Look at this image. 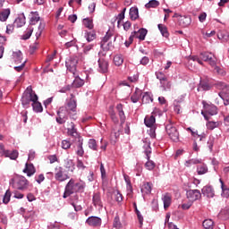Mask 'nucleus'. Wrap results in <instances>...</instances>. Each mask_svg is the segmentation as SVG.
<instances>
[{"label": "nucleus", "mask_w": 229, "mask_h": 229, "mask_svg": "<svg viewBox=\"0 0 229 229\" xmlns=\"http://www.w3.org/2000/svg\"><path fill=\"white\" fill-rule=\"evenodd\" d=\"M13 24L16 28H22V26L26 24V16L24 13L19 14V16L14 20Z\"/></svg>", "instance_id": "nucleus-22"}, {"label": "nucleus", "mask_w": 229, "mask_h": 229, "mask_svg": "<svg viewBox=\"0 0 229 229\" xmlns=\"http://www.w3.org/2000/svg\"><path fill=\"white\" fill-rule=\"evenodd\" d=\"M85 182L80 181L79 182H75L74 179H72L66 184V194L83 192L85 191Z\"/></svg>", "instance_id": "nucleus-2"}, {"label": "nucleus", "mask_w": 229, "mask_h": 229, "mask_svg": "<svg viewBox=\"0 0 229 229\" xmlns=\"http://www.w3.org/2000/svg\"><path fill=\"white\" fill-rule=\"evenodd\" d=\"M160 87L165 92L167 90H171V81H169V80L167 79H165V81H162L160 82Z\"/></svg>", "instance_id": "nucleus-37"}, {"label": "nucleus", "mask_w": 229, "mask_h": 229, "mask_svg": "<svg viewBox=\"0 0 229 229\" xmlns=\"http://www.w3.org/2000/svg\"><path fill=\"white\" fill-rule=\"evenodd\" d=\"M211 67L214 68L215 72H216V74H218L219 76H226V72L221 67L217 66V64H215V66Z\"/></svg>", "instance_id": "nucleus-49"}, {"label": "nucleus", "mask_w": 229, "mask_h": 229, "mask_svg": "<svg viewBox=\"0 0 229 229\" xmlns=\"http://www.w3.org/2000/svg\"><path fill=\"white\" fill-rule=\"evenodd\" d=\"M66 69L69 72H72L73 76H76V66L78 65V57L72 55L70 56L65 62Z\"/></svg>", "instance_id": "nucleus-7"}, {"label": "nucleus", "mask_w": 229, "mask_h": 229, "mask_svg": "<svg viewBox=\"0 0 229 229\" xmlns=\"http://www.w3.org/2000/svg\"><path fill=\"white\" fill-rule=\"evenodd\" d=\"M62 148L63 149H69L71 148V141L68 140H64L62 141Z\"/></svg>", "instance_id": "nucleus-60"}, {"label": "nucleus", "mask_w": 229, "mask_h": 229, "mask_svg": "<svg viewBox=\"0 0 229 229\" xmlns=\"http://www.w3.org/2000/svg\"><path fill=\"white\" fill-rule=\"evenodd\" d=\"M153 184H151V182H144L141 186L142 196H148V194H151Z\"/></svg>", "instance_id": "nucleus-23"}, {"label": "nucleus", "mask_w": 229, "mask_h": 229, "mask_svg": "<svg viewBox=\"0 0 229 229\" xmlns=\"http://www.w3.org/2000/svg\"><path fill=\"white\" fill-rule=\"evenodd\" d=\"M82 22H83V26H85V28H88V30H92L94 28V22L90 18L83 19Z\"/></svg>", "instance_id": "nucleus-41"}, {"label": "nucleus", "mask_w": 229, "mask_h": 229, "mask_svg": "<svg viewBox=\"0 0 229 229\" xmlns=\"http://www.w3.org/2000/svg\"><path fill=\"white\" fill-rule=\"evenodd\" d=\"M98 72H101V74H105V72H108V61L105 59H98Z\"/></svg>", "instance_id": "nucleus-18"}, {"label": "nucleus", "mask_w": 229, "mask_h": 229, "mask_svg": "<svg viewBox=\"0 0 229 229\" xmlns=\"http://www.w3.org/2000/svg\"><path fill=\"white\" fill-rule=\"evenodd\" d=\"M72 114L70 112L65 106H61L57 111V117L55 118V121L58 124H65L67 123V119H69V116Z\"/></svg>", "instance_id": "nucleus-5"}, {"label": "nucleus", "mask_w": 229, "mask_h": 229, "mask_svg": "<svg viewBox=\"0 0 229 229\" xmlns=\"http://www.w3.org/2000/svg\"><path fill=\"white\" fill-rule=\"evenodd\" d=\"M201 192L203 196H206L207 198H214L216 196V191L212 186H204L201 190Z\"/></svg>", "instance_id": "nucleus-21"}, {"label": "nucleus", "mask_w": 229, "mask_h": 229, "mask_svg": "<svg viewBox=\"0 0 229 229\" xmlns=\"http://www.w3.org/2000/svg\"><path fill=\"white\" fill-rule=\"evenodd\" d=\"M33 35V27H29L21 36L22 40H28Z\"/></svg>", "instance_id": "nucleus-40"}, {"label": "nucleus", "mask_w": 229, "mask_h": 229, "mask_svg": "<svg viewBox=\"0 0 229 229\" xmlns=\"http://www.w3.org/2000/svg\"><path fill=\"white\" fill-rule=\"evenodd\" d=\"M119 137H121V130L113 129L111 132V138L113 140L114 139V140L116 141Z\"/></svg>", "instance_id": "nucleus-52"}, {"label": "nucleus", "mask_w": 229, "mask_h": 229, "mask_svg": "<svg viewBox=\"0 0 229 229\" xmlns=\"http://www.w3.org/2000/svg\"><path fill=\"white\" fill-rule=\"evenodd\" d=\"M155 116L151 115L149 117L146 116L144 119V123L148 128H155V123H156Z\"/></svg>", "instance_id": "nucleus-29"}, {"label": "nucleus", "mask_w": 229, "mask_h": 229, "mask_svg": "<svg viewBox=\"0 0 229 229\" xmlns=\"http://www.w3.org/2000/svg\"><path fill=\"white\" fill-rule=\"evenodd\" d=\"M208 130H214L219 126V123L217 122H208L206 124Z\"/></svg>", "instance_id": "nucleus-58"}, {"label": "nucleus", "mask_w": 229, "mask_h": 229, "mask_svg": "<svg viewBox=\"0 0 229 229\" xmlns=\"http://www.w3.org/2000/svg\"><path fill=\"white\" fill-rule=\"evenodd\" d=\"M114 228H123V224H121V220L119 219V216H116L113 222Z\"/></svg>", "instance_id": "nucleus-57"}, {"label": "nucleus", "mask_w": 229, "mask_h": 229, "mask_svg": "<svg viewBox=\"0 0 229 229\" xmlns=\"http://www.w3.org/2000/svg\"><path fill=\"white\" fill-rule=\"evenodd\" d=\"M13 59L14 64H16V65H19V64H22V52L21 51L13 52Z\"/></svg>", "instance_id": "nucleus-32"}, {"label": "nucleus", "mask_w": 229, "mask_h": 229, "mask_svg": "<svg viewBox=\"0 0 229 229\" xmlns=\"http://www.w3.org/2000/svg\"><path fill=\"white\" fill-rule=\"evenodd\" d=\"M55 178L56 182H65L66 180H69L71 178L69 174L64 173V167L62 166H56L55 168Z\"/></svg>", "instance_id": "nucleus-12"}, {"label": "nucleus", "mask_w": 229, "mask_h": 229, "mask_svg": "<svg viewBox=\"0 0 229 229\" xmlns=\"http://www.w3.org/2000/svg\"><path fill=\"white\" fill-rule=\"evenodd\" d=\"M114 34L112 32L107 31L106 36L103 38L102 41L100 42V47L103 49V51H110L112 47H114V45L112 42H108Z\"/></svg>", "instance_id": "nucleus-9"}, {"label": "nucleus", "mask_w": 229, "mask_h": 229, "mask_svg": "<svg viewBox=\"0 0 229 229\" xmlns=\"http://www.w3.org/2000/svg\"><path fill=\"white\" fill-rule=\"evenodd\" d=\"M202 226L205 229H214V221L212 219H206L203 221Z\"/></svg>", "instance_id": "nucleus-44"}, {"label": "nucleus", "mask_w": 229, "mask_h": 229, "mask_svg": "<svg viewBox=\"0 0 229 229\" xmlns=\"http://www.w3.org/2000/svg\"><path fill=\"white\" fill-rule=\"evenodd\" d=\"M197 173L198 174H207V173H208V167L207 166V165L202 164L197 166Z\"/></svg>", "instance_id": "nucleus-39"}, {"label": "nucleus", "mask_w": 229, "mask_h": 229, "mask_svg": "<svg viewBox=\"0 0 229 229\" xmlns=\"http://www.w3.org/2000/svg\"><path fill=\"white\" fill-rule=\"evenodd\" d=\"M109 114L113 123H114V124H117V123H119V118H117V114H115V111H114V109H110Z\"/></svg>", "instance_id": "nucleus-55"}, {"label": "nucleus", "mask_w": 229, "mask_h": 229, "mask_svg": "<svg viewBox=\"0 0 229 229\" xmlns=\"http://www.w3.org/2000/svg\"><path fill=\"white\" fill-rule=\"evenodd\" d=\"M210 89V86L207 82L200 81L197 90L200 92V90H208Z\"/></svg>", "instance_id": "nucleus-54"}, {"label": "nucleus", "mask_w": 229, "mask_h": 229, "mask_svg": "<svg viewBox=\"0 0 229 229\" xmlns=\"http://www.w3.org/2000/svg\"><path fill=\"white\" fill-rule=\"evenodd\" d=\"M10 185H12L13 189H18V191H26L30 185V182L26 177L16 175L11 179Z\"/></svg>", "instance_id": "nucleus-3"}, {"label": "nucleus", "mask_w": 229, "mask_h": 229, "mask_svg": "<svg viewBox=\"0 0 229 229\" xmlns=\"http://www.w3.org/2000/svg\"><path fill=\"white\" fill-rule=\"evenodd\" d=\"M89 148L92 149L93 151H98V143L96 142V140L90 139L88 142Z\"/></svg>", "instance_id": "nucleus-50"}, {"label": "nucleus", "mask_w": 229, "mask_h": 229, "mask_svg": "<svg viewBox=\"0 0 229 229\" xmlns=\"http://www.w3.org/2000/svg\"><path fill=\"white\" fill-rule=\"evenodd\" d=\"M219 182L221 183L222 196L224 198H228L229 197V188L225 186V182H223V179H219Z\"/></svg>", "instance_id": "nucleus-36"}, {"label": "nucleus", "mask_w": 229, "mask_h": 229, "mask_svg": "<svg viewBox=\"0 0 229 229\" xmlns=\"http://www.w3.org/2000/svg\"><path fill=\"white\" fill-rule=\"evenodd\" d=\"M84 37L87 40V42H92V40H95L96 38V32L94 31H86L84 34Z\"/></svg>", "instance_id": "nucleus-42"}, {"label": "nucleus", "mask_w": 229, "mask_h": 229, "mask_svg": "<svg viewBox=\"0 0 229 229\" xmlns=\"http://www.w3.org/2000/svg\"><path fill=\"white\" fill-rule=\"evenodd\" d=\"M156 164L153 162V160L148 159V161L145 164V167L146 169H148V171H153L156 167Z\"/></svg>", "instance_id": "nucleus-51"}, {"label": "nucleus", "mask_w": 229, "mask_h": 229, "mask_svg": "<svg viewBox=\"0 0 229 229\" xmlns=\"http://www.w3.org/2000/svg\"><path fill=\"white\" fill-rule=\"evenodd\" d=\"M219 98H221L222 101H224V105L225 106H227V105H229V95L219 96Z\"/></svg>", "instance_id": "nucleus-64"}, {"label": "nucleus", "mask_w": 229, "mask_h": 229, "mask_svg": "<svg viewBox=\"0 0 229 229\" xmlns=\"http://www.w3.org/2000/svg\"><path fill=\"white\" fill-rule=\"evenodd\" d=\"M192 201L189 200L187 203H184L181 206V208H182V210H189V208H191V207H192Z\"/></svg>", "instance_id": "nucleus-63"}, {"label": "nucleus", "mask_w": 229, "mask_h": 229, "mask_svg": "<svg viewBox=\"0 0 229 229\" xmlns=\"http://www.w3.org/2000/svg\"><path fill=\"white\" fill-rule=\"evenodd\" d=\"M217 38L222 42H228L229 33L226 30H219L217 33Z\"/></svg>", "instance_id": "nucleus-30"}, {"label": "nucleus", "mask_w": 229, "mask_h": 229, "mask_svg": "<svg viewBox=\"0 0 229 229\" xmlns=\"http://www.w3.org/2000/svg\"><path fill=\"white\" fill-rule=\"evenodd\" d=\"M72 114L70 112L65 106H61L57 111V117L55 118V121L58 124H65L67 123V119H69V116Z\"/></svg>", "instance_id": "nucleus-4"}, {"label": "nucleus", "mask_w": 229, "mask_h": 229, "mask_svg": "<svg viewBox=\"0 0 229 229\" xmlns=\"http://www.w3.org/2000/svg\"><path fill=\"white\" fill-rule=\"evenodd\" d=\"M10 17V9H4V11L0 12V21L4 22Z\"/></svg>", "instance_id": "nucleus-38"}, {"label": "nucleus", "mask_w": 229, "mask_h": 229, "mask_svg": "<svg viewBox=\"0 0 229 229\" xmlns=\"http://www.w3.org/2000/svg\"><path fill=\"white\" fill-rule=\"evenodd\" d=\"M124 13H126V8H123V11L117 15L116 19L118 22H123V21H124Z\"/></svg>", "instance_id": "nucleus-59"}, {"label": "nucleus", "mask_w": 229, "mask_h": 229, "mask_svg": "<svg viewBox=\"0 0 229 229\" xmlns=\"http://www.w3.org/2000/svg\"><path fill=\"white\" fill-rule=\"evenodd\" d=\"M92 203L98 210H103V200H101V193L97 192L93 194Z\"/></svg>", "instance_id": "nucleus-16"}, {"label": "nucleus", "mask_w": 229, "mask_h": 229, "mask_svg": "<svg viewBox=\"0 0 229 229\" xmlns=\"http://www.w3.org/2000/svg\"><path fill=\"white\" fill-rule=\"evenodd\" d=\"M162 201L164 203V208H169L171 207V195L169 193L163 195Z\"/></svg>", "instance_id": "nucleus-34"}, {"label": "nucleus", "mask_w": 229, "mask_h": 229, "mask_svg": "<svg viewBox=\"0 0 229 229\" xmlns=\"http://www.w3.org/2000/svg\"><path fill=\"white\" fill-rule=\"evenodd\" d=\"M74 81L72 83V86L74 87L75 89H80V87H83L85 85V81L81 80L80 76H78V73H75L73 75Z\"/></svg>", "instance_id": "nucleus-24"}, {"label": "nucleus", "mask_w": 229, "mask_h": 229, "mask_svg": "<svg viewBox=\"0 0 229 229\" xmlns=\"http://www.w3.org/2000/svg\"><path fill=\"white\" fill-rule=\"evenodd\" d=\"M140 96H142V90L136 89L135 92L131 97V101L132 103H138L140 99Z\"/></svg>", "instance_id": "nucleus-33"}, {"label": "nucleus", "mask_w": 229, "mask_h": 229, "mask_svg": "<svg viewBox=\"0 0 229 229\" xmlns=\"http://www.w3.org/2000/svg\"><path fill=\"white\" fill-rule=\"evenodd\" d=\"M191 17L189 16H181L179 18V24L182 28H187V26H191Z\"/></svg>", "instance_id": "nucleus-27"}, {"label": "nucleus", "mask_w": 229, "mask_h": 229, "mask_svg": "<svg viewBox=\"0 0 229 229\" xmlns=\"http://www.w3.org/2000/svg\"><path fill=\"white\" fill-rule=\"evenodd\" d=\"M36 171L37 170L35 169V166L33 165V164L26 163L25 168L23 169V173H25L27 176H33Z\"/></svg>", "instance_id": "nucleus-25"}, {"label": "nucleus", "mask_w": 229, "mask_h": 229, "mask_svg": "<svg viewBox=\"0 0 229 229\" xmlns=\"http://www.w3.org/2000/svg\"><path fill=\"white\" fill-rule=\"evenodd\" d=\"M46 28V24L40 22L38 28V31L36 32V38H40V35H42V31H44V29Z\"/></svg>", "instance_id": "nucleus-53"}, {"label": "nucleus", "mask_w": 229, "mask_h": 229, "mask_svg": "<svg viewBox=\"0 0 229 229\" xmlns=\"http://www.w3.org/2000/svg\"><path fill=\"white\" fill-rule=\"evenodd\" d=\"M156 76L157 80H159L160 83L161 81H164L165 80L167 79V77L162 72H156Z\"/></svg>", "instance_id": "nucleus-62"}, {"label": "nucleus", "mask_w": 229, "mask_h": 229, "mask_svg": "<svg viewBox=\"0 0 229 229\" xmlns=\"http://www.w3.org/2000/svg\"><path fill=\"white\" fill-rule=\"evenodd\" d=\"M12 197V192H10V191H7L5 192V194L2 197L3 199V203H4L5 205L10 203V198Z\"/></svg>", "instance_id": "nucleus-56"}, {"label": "nucleus", "mask_w": 229, "mask_h": 229, "mask_svg": "<svg viewBox=\"0 0 229 229\" xmlns=\"http://www.w3.org/2000/svg\"><path fill=\"white\" fill-rule=\"evenodd\" d=\"M130 19H131V21H137V19H139V8L137 7H131L130 9Z\"/></svg>", "instance_id": "nucleus-35"}, {"label": "nucleus", "mask_w": 229, "mask_h": 229, "mask_svg": "<svg viewBox=\"0 0 229 229\" xmlns=\"http://www.w3.org/2000/svg\"><path fill=\"white\" fill-rule=\"evenodd\" d=\"M114 64L119 67L120 65H123L124 62V58H123L122 55H116L114 57Z\"/></svg>", "instance_id": "nucleus-48"}, {"label": "nucleus", "mask_w": 229, "mask_h": 229, "mask_svg": "<svg viewBox=\"0 0 229 229\" xmlns=\"http://www.w3.org/2000/svg\"><path fill=\"white\" fill-rule=\"evenodd\" d=\"M85 151L83 150V143H80L78 145V149H77V155L79 157H83Z\"/></svg>", "instance_id": "nucleus-61"}, {"label": "nucleus", "mask_w": 229, "mask_h": 229, "mask_svg": "<svg viewBox=\"0 0 229 229\" xmlns=\"http://www.w3.org/2000/svg\"><path fill=\"white\" fill-rule=\"evenodd\" d=\"M200 58L204 62H208L211 67H216L217 64V57L210 52H204L200 54Z\"/></svg>", "instance_id": "nucleus-8"}, {"label": "nucleus", "mask_w": 229, "mask_h": 229, "mask_svg": "<svg viewBox=\"0 0 229 229\" xmlns=\"http://www.w3.org/2000/svg\"><path fill=\"white\" fill-rule=\"evenodd\" d=\"M0 155H4L6 158H10L11 160H17L19 158V152L17 150H6L3 143H0Z\"/></svg>", "instance_id": "nucleus-10"}, {"label": "nucleus", "mask_w": 229, "mask_h": 229, "mask_svg": "<svg viewBox=\"0 0 229 229\" xmlns=\"http://www.w3.org/2000/svg\"><path fill=\"white\" fill-rule=\"evenodd\" d=\"M76 98H74L73 94H71V98L66 99L64 107L69 110L72 114H74L76 112Z\"/></svg>", "instance_id": "nucleus-14"}, {"label": "nucleus", "mask_w": 229, "mask_h": 229, "mask_svg": "<svg viewBox=\"0 0 229 229\" xmlns=\"http://www.w3.org/2000/svg\"><path fill=\"white\" fill-rule=\"evenodd\" d=\"M64 167L66 169L67 173H74L76 170V164L74 163V160L67 157L64 159Z\"/></svg>", "instance_id": "nucleus-15"}, {"label": "nucleus", "mask_w": 229, "mask_h": 229, "mask_svg": "<svg viewBox=\"0 0 229 229\" xmlns=\"http://www.w3.org/2000/svg\"><path fill=\"white\" fill-rule=\"evenodd\" d=\"M186 197L189 201L194 203V201L201 199V191L199 190H189L186 191Z\"/></svg>", "instance_id": "nucleus-13"}, {"label": "nucleus", "mask_w": 229, "mask_h": 229, "mask_svg": "<svg viewBox=\"0 0 229 229\" xmlns=\"http://www.w3.org/2000/svg\"><path fill=\"white\" fill-rule=\"evenodd\" d=\"M196 164H201V159L192 158L185 162L184 165L186 167H191V165H196Z\"/></svg>", "instance_id": "nucleus-46"}, {"label": "nucleus", "mask_w": 229, "mask_h": 229, "mask_svg": "<svg viewBox=\"0 0 229 229\" xmlns=\"http://www.w3.org/2000/svg\"><path fill=\"white\" fill-rule=\"evenodd\" d=\"M30 103H32L34 112H37V114L42 112V104L38 102V96H37V93L33 91L31 87L27 88V90L24 92L21 98V104L25 108H28Z\"/></svg>", "instance_id": "nucleus-1"}, {"label": "nucleus", "mask_w": 229, "mask_h": 229, "mask_svg": "<svg viewBox=\"0 0 229 229\" xmlns=\"http://www.w3.org/2000/svg\"><path fill=\"white\" fill-rule=\"evenodd\" d=\"M157 28H158L161 35H163V37H165V38H167V37H169V32L167 31V27H165L163 24H158Z\"/></svg>", "instance_id": "nucleus-43"}, {"label": "nucleus", "mask_w": 229, "mask_h": 229, "mask_svg": "<svg viewBox=\"0 0 229 229\" xmlns=\"http://www.w3.org/2000/svg\"><path fill=\"white\" fill-rule=\"evenodd\" d=\"M38 21H40V16L38 15V12H31L30 24L31 26H35V24H37V22H38Z\"/></svg>", "instance_id": "nucleus-28"}, {"label": "nucleus", "mask_w": 229, "mask_h": 229, "mask_svg": "<svg viewBox=\"0 0 229 229\" xmlns=\"http://www.w3.org/2000/svg\"><path fill=\"white\" fill-rule=\"evenodd\" d=\"M216 89H219L221 92L218 94V96H229V85L225 82H218L216 84Z\"/></svg>", "instance_id": "nucleus-17"}, {"label": "nucleus", "mask_w": 229, "mask_h": 229, "mask_svg": "<svg viewBox=\"0 0 229 229\" xmlns=\"http://www.w3.org/2000/svg\"><path fill=\"white\" fill-rule=\"evenodd\" d=\"M217 114V107L214 105H206L204 106V110L201 112V114L206 119V121H208V115H216Z\"/></svg>", "instance_id": "nucleus-11"}, {"label": "nucleus", "mask_w": 229, "mask_h": 229, "mask_svg": "<svg viewBox=\"0 0 229 229\" xmlns=\"http://www.w3.org/2000/svg\"><path fill=\"white\" fill-rule=\"evenodd\" d=\"M116 110L121 121V124H124L126 121V115L124 114V110L123 109V104H118L116 106Z\"/></svg>", "instance_id": "nucleus-26"}, {"label": "nucleus", "mask_w": 229, "mask_h": 229, "mask_svg": "<svg viewBox=\"0 0 229 229\" xmlns=\"http://www.w3.org/2000/svg\"><path fill=\"white\" fill-rule=\"evenodd\" d=\"M165 131H166L169 139H171V140H173V142H179L180 132H178V129H176L173 123H168L165 126Z\"/></svg>", "instance_id": "nucleus-6"}, {"label": "nucleus", "mask_w": 229, "mask_h": 229, "mask_svg": "<svg viewBox=\"0 0 229 229\" xmlns=\"http://www.w3.org/2000/svg\"><path fill=\"white\" fill-rule=\"evenodd\" d=\"M134 35H136V38L140 40H145L146 36L148 35V30L140 29L139 31H134Z\"/></svg>", "instance_id": "nucleus-31"}, {"label": "nucleus", "mask_w": 229, "mask_h": 229, "mask_svg": "<svg viewBox=\"0 0 229 229\" xmlns=\"http://www.w3.org/2000/svg\"><path fill=\"white\" fill-rule=\"evenodd\" d=\"M158 6H160V2L157 0H150L145 4L146 8H158Z\"/></svg>", "instance_id": "nucleus-47"}, {"label": "nucleus", "mask_w": 229, "mask_h": 229, "mask_svg": "<svg viewBox=\"0 0 229 229\" xmlns=\"http://www.w3.org/2000/svg\"><path fill=\"white\" fill-rule=\"evenodd\" d=\"M86 223L89 225V226H93L96 228L98 226H101V218L98 216H89L86 220Z\"/></svg>", "instance_id": "nucleus-20"}, {"label": "nucleus", "mask_w": 229, "mask_h": 229, "mask_svg": "<svg viewBox=\"0 0 229 229\" xmlns=\"http://www.w3.org/2000/svg\"><path fill=\"white\" fill-rule=\"evenodd\" d=\"M142 103L148 105V103H153V97L149 93H144L142 97Z\"/></svg>", "instance_id": "nucleus-45"}, {"label": "nucleus", "mask_w": 229, "mask_h": 229, "mask_svg": "<svg viewBox=\"0 0 229 229\" xmlns=\"http://www.w3.org/2000/svg\"><path fill=\"white\" fill-rule=\"evenodd\" d=\"M67 133L70 137H73L74 139L80 137V134H78V129H76V125L72 122H71L68 125Z\"/></svg>", "instance_id": "nucleus-19"}]
</instances>
